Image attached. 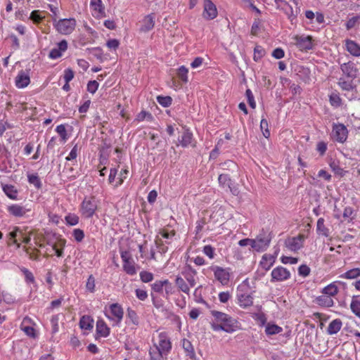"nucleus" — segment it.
<instances>
[{
    "instance_id": "obj_3",
    "label": "nucleus",
    "mask_w": 360,
    "mask_h": 360,
    "mask_svg": "<svg viewBox=\"0 0 360 360\" xmlns=\"http://www.w3.org/2000/svg\"><path fill=\"white\" fill-rule=\"evenodd\" d=\"M98 208V202L94 196L85 197L81 203L80 212L84 218H91Z\"/></svg>"
},
{
    "instance_id": "obj_49",
    "label": "nucleus",
    "mask_w": 360,
    "mask_h": 360,
    "mask_svg": "<svg viewBox=\"0 0 360 360\" xmlns=\"http://www.w3.org/2000/svg\"><path fill=\"white\" fill-rule=\"evenodd\" d=\"M127 317V319H129L130 320V321L133 324H134V325L139 324V317L137 316L136 312L134 310H133L130 308H128Z\"/></svg>"
},
{
    "instance_id": "obj_48",
    "label": "nucleus",
    "mask_w": 360,
    "mask_h": 360,
    "mask_svg": "<svg viewBox=\"0 0 360 360\" xmlns=\"http://www.w3.org/2000/svg\"><path fill=\"white\" fill-rule=\"evenodd\" d=\"M67 224L70 226L77 225L79 223V217L75 214H68L65 217Z\"/></svg>"
},
{
    "instance_id": "obj_59",
    "label": "nucleus",
    "mask_w": 360,
    "mask_h": 360,
    "mask_svg": "<svg viewBox=\"0 0 360 360\" xmlns=\"http://www.w3.org/2000/svg\"><path fill=\"white\" fill-rule=\"evenodd\" d=\"M86 288L87 290L91 292H94L95 290V278L93 275H90L87 279L86 283Z\"/></svg>"
},
{
    "instance_id": "obj_51",
    "label": "nucleus",
    "mask_w": 360,
    "mask_h": 360,
    "mask_svg": "<svg viewBox=\"0 0 360 360\" xmlns=\"http://www.w3.org/2000/svg\"><path fill=\"white\" fill-rule=\"evenodd\" d=\"M153 119V117L152 114L148 112L144 111V110H142L141 112H140L137 115L136 118V120L138 122H142L144 120L152 121Z\"/></svg>"
},
{
    "instance_id": "obj_23",
    "label": "nucleus",
    "mask_w": 360,
    "mask_h": 360,
    "mask_svg": "<svg viewBox=\"0 0 360 360\" xmlns=\"http://www.w3.org/2000/svg\"><path fill=\"white\" fill-rule=\"evenodd\" d=\"M193 140V134L188 129L185 130L181 137L179 138L180 145L186 148L191 144Z\"/></svg>"
},
{
    "instance_id": "obj_12",
    "label": "nucleus",
    "mask_w": 360,
    "mask_h": 360,
    "mask_svg": "<svg viewBox=\"0 0 360 360\" xmlns=\"http://www.w3.org/2000/svg\"><path fill=\"white\" fill-rule=\"evenodd\" d=\"M237 297L241 307L246 308L252 305L253 297L250 292H245L242 289L238 290Z\"/></svg>"
},
{
    "instance_id": "obj_47",
    "label": "nucleus",
    "mask_w": 360,
    "mask_h": 360,
    "mask_svg": "<svg viewBox=\"0 0 360 360\" xmlns=\"http://www.w3.org/2000/svg\"><path fill=\"white\" fill-rule=\"evenodd\" d=\"M157 101L159 103L160 105L166 108L171 105L172 99L170 96H157Z\"/></svg>"
},
{
    "instance_id": "obj_62",
    "label": "nucleus",
    "mask_w": 360,
    "mask_h": 360,
    "mask_svg": "<svg viewBox=\"0 0 360 360\" xmlns=\"http://www.w3.org/2000/svg\"><path fill=\"white\" fill-rule=\"evenodd\" d=\"M298 274L300 276L307 277L310 274V268L306 264H302L298 268Z\"/></svg>"
},
{
    "instance_id": "obj_64",
    "label": "nucleus",
    "mask_w": 360,
    "mask_h": 360,
    "mask_svg": "<svg viewBox=\"0 0 360 360\" xmlns=\"http://www.w3.org/2000/svg\"><path fill=\"white\" fill-rule=\"evenodd\" d=\"M74 78V72L68 68L64 71L63 79L66 83H69Z\"/></svg>"
},
{
    "instance_id": "obj_10",
    "label": "nucleus",
    "mask_w": 360,
    "mask_h": 360,
    "mask_svg": "<svg viewBox=\"0 0 360 360\" xmlns=\"http://www.w3.org/2000/svg\"><path fill=\"white\" fill-rule=\"evenodd\" d=\"M204 11L202 17L206 20H213L217 16V10L216 6L211 0L204 1Z\"/></svg>"
},
{
    "instance_id": "obj_45",
    "label": "nucleus",
    "mask_w": 360,
    "mask_h": 360,
    "mask_svg": "<svg viewBox=\"0 0 360 360\" xmlns=\"http://www.w3.org/2000/svg\"><path fill=\"white\" fill-rule=\"evenodd\" d=\"M165 280H159L151 284L152 290L158 293H162L165 286Z\"/></svg>"
},
{
    "instance_id": "obj_35",
    "label": "nucleus",
    "mask_w": 360,
    "mask_h": 360,
    "mask_svg": "<svg viewBox=\"0 0 360 360\" xmlns=\"http://www.w3.org/2000/svg\"><path fill=\"white\" fill-rule=\"evenodd\" d=\"M360 276V268L350 269L340 276L342 278L354 279Z\"/></svg>"
},
{
    "instance_id": "obj_21",
    "label": "nucleus",
    "mask_w": 360,
    "mask_h": 360,
    "mask_svg": "<svg viewBox=\"0 0 360 360\" xmlns=\"http://www.w3.org/2000/svg\"><path fill=\"white\" fill-rule=\"evenodd\" d=\"M1 188L8 198H9L11 200L18 199V192L14 186L1 183Z\"/></svg>"
},
{
    "instance_id": "obj_20",
    "label": "nucleus",
    "mask_w": 360,
    "mask_h": 360,
    "mask_svg": "<svg viewBox=\"0 0 360 360\" xmlns=\"http://www.w3.org/2000/svg\"><path fill=\"white\" fill-rule=\"evenodd\" d=\"M175 285L178 290L185 294L189 295L191 287L185 281L184 278L181 275H177L174 281Z\"/></svg>"
},
{
    "instance_id": "obj_13",
    "label": "nucleus",
    "mask_w": 360,
    "mask_h": 360,
    "mask_svg": "<svg viewBox=\"0 0 360 360\" xmlns=\"http://www.w3.org/2000/svg\"><path fill=\"white\" fill-rule=\"evenodd\" d=\"M159 344L158 345H155L154 347H157L160 351H162L165 354L168 353L171 348V342L165 332H161L158 335Z\"/></svg>"
},
{
    "instance_id": "obj_41",
    "label": "nucleus",
    "mask_w": 360,
    "mask_h": 360,
    "mask_svg": "<svg viewBox=\"0 0 360 360\" xmlns=\"http://www.w3.org/2000/svg\"><path fill=\"white\" fill-rule=\"evenodd\" d=\"M18 233L23 236V233L22 231L20 229V228L18 226H15L13 228V231L9 233L8 237L11 240H13V243L15 244L18 248H20V243H18L16 240V237Z\"/></svg>"
},
{
    "instance_id": "obj_7",
    "label": "nucleus",
    "mask_w": 360,
    "mask_h": 360,
    "mask_svg": "<svg viewBox=\"0 0 360 360\" xmlns=\"http://www.w3.org/2000/svg\"><path fill=\"white\" fill-rule=\"evenodd\" d=\"M197 271L190 264L186 265L181 271V276L184 278L186 283L191 288H193L197 283Z\"/></svg>"
},
{
    "instance_id": "obj_18",
    "label": "nucleus",
    "mask_w": 360,
    "mask_h": 360,
    "mask_svg": "<svg viewBox=\"0 0 360 360\" xmlns=\"http://www.w3.org/2000/svg\"><path fill=\"white\" fill-rule=\"evenodd\" d=\"M155 25V14L151 13L146 15L141 21L140 30L141 32H147L151 30Z\"/></svg>"
},
{
    "instance_id": "obj_29",
    "label": "nucleus",
    "mask_w": 360,
    "mask_h": 360,
    "mask_svg": "<svg viewBox=\"0 0 360 360\" xmlns=\"http://www.w3.org/2000/svg\"><path fill=\"white\" fill-rule=\"evenodd\" d=\"M94 320L89 316H83L79 321V326L82 329L91 330L93 328Z\"/></svg>"
},
{
    "instance_id": "obj_57",
    "label": "nucleus",
    "mask_w": 360,
    "mask_h": 360,
    "mask_svg": "<svg viewBox=\"0 0 360 360\" xmlns=\"http://www.w3.org/2000/svg\"><path fill=\"white\" fill-rule=\"evenodd\" d=\"M264 54V49L260 46H255L254 49V60L258 61Z\"/></svg>"
},
{
    "instance_id": "obj_25",
    "label": "nucleus",
    "mask_w": 360,
    "mask_h": 360,
    "mask_svg": "<svg viewBox=\"0 0 360 360\" xmlns=\"http://www.w3.org/2000/svg\"><path fill=\"white\" fill-rule=\"evenodd\" d=\"M96 333L102 337L106 338L110 335V328L103 320L96 323Z\"/></svg>"
},
{
    "instance_id": "obj_58",
    "label": "nucleus",
    "mask_w": 360,
    "mask_h": 360,
    "mask_svg": "<svg viewBox=\"0 0 360 360\" xmlns=\"http://www.w3.org/2000/svg\"><path fill=\"white\" fill-rule=\"evenodd\" d=\"M21 271L25 276L26 282L33 283L34 282V277L33 274L26 268H22Z\"/></svg>"
},
{
    "instance_id": "obj_33",
    "label": "nucleus",
    "mask_w": 360,
    "mask_h": 360,
    "mask_svg": "<svg viewBox=\"0 0 360 360\" xmlns=\"http://www.w3.org/2000/svg\"><path fill=\"white\" fill-rule=\"evenodd\" d=\"M283 331V328L278 325L267 323L265 328V333L267 335L278 334Z\"/></svg>"
},
{
    "instance_id": "obj_55",
    "label": "nucleus",
    "mask_w": 360,
    "mask_h": 360,
    "mask_svg": "<svg viewBox=\"0 0 360 360\" xmlns=\"http://www.w3.org/2000/svg\"><path fill=\"white\" fill-rule=\"evenodd\" d=\"M202 252L210 259H213L215 257V248L210 245H205Z\"/></svg>"
},
{
    "instance_id": "obj_46",
    "label": "nucleus",
    "mask_w": 360,
    "mask_h": 360,
    "mask_svg": "<svg viewBox=\"0 0 360 360\" xmlns=\"http://www.w3.org/2000/svg\"><path fill=\"white\" fill-rule=\"evenodd\" d=\"M51 324V333L53 334H55L58 332L59 330V326H58V321H59V315H53L51 316V319L50 320Z\"/></svg>"
},
{
    "instance_id": "obj_11",
    "label": "nucleus",
    "mask_w": 360,
    "mask_h": 360,
    "mask_svg": "<svg viewBox=\"0 0 360 360\" xmlns=\"http://www.w3.org/2000/svg\"><path fill=\"white\" fill-rule=\"evenodd\" d=\"M340 69L344 76L349 79H354L356 77L357 68L353 62H347L340 65Z\"/></svg>"
},
{
    "instance_id": "obj_22",
    "label": "nucleus",
    "mask_w": 360,
    "mask_h": 360,
    "mask_svg": "<svg viewBox=\"0 0 360 360\" xmlns=\"http://www.w3.org/2000/svg\"><path fill=\"white\" fill-rule=\"evenodd\" d=\"M111 314L116 318L117 323H120L123 319L124 311L121 305L117 303L112 304L110 306Z\"/></svg>"
},
{
    "instance_id": "obj_5",
    "label": "nucleus",
    "mask_w": 360,
    "mask_h": 360,
    "mask_svg": "<svg viewBox=\"0 0 360 360\" xmlns=\"http://www.w3.org/2000/svg\"><path fill=\"white\" fill-rule=\"evenodd\" d=\"M271 282H282L290 278V272L286 268L282 266H278L274 268L271 273Z\"/></svg>"
},
{
    "instance_id": "obj_31",
    "label": "nucleus",
    "mask_w": 360,
    "mask_h": 360,
    "mask_svg": "<svg viewBox=\"0 0 360 360\" xmlns=\"http://www.w3.org/2000/svg\"><path fill=\"white\" fill-rule=\"evenodd\" d=\"M352 80L353 79L346 80L344 77H340L338 84L342 90L349 91L354 88Z\"/></svg>"
},
{
    "instance_id": "obj_8",
    "label": "nucleus",
    "mask_w": 360,
    "mask_h": 360,
    "mask_svg": "<svg viewBox=\"0 0 360 360\" xmlns=\"http://www.w3.org/2000/svg\"><path fill=\"white\" fill-rule=\"evenodd\" d=\"M211 271H213L214 278L222 285H226L230 279V273L229 269H224L219 266H210Z\"/></svg>"
},
{
    "instance_id": "obj_61",
    "label": "nucleus",
    "mask_w": 360,
    "mask_h": 360,
    "mask_svg": "<svg viewBox=\"0 0 360 360\" xmlns=\"http://www.w3.org/2000/svg\"><path fill=\"white\" fill-rule=\"evenodd\" d=\"M98 86L99 84L97 81H89L87 84V91L91 94H94L97 91Z\"/></svg>"
},
{
    "instance_id": "obj_43",
    "label": "nucleus",
    "mask_w": 360,
    "mask_h": 360,
    "mask_svg": "<svg viewBox=\"0 0 360 360\" xmlns=\"http://www.w3.org/2000/svg\"><path fill=\"white\" fill-rule=\"evenodd\" d=\"M360 21V15H356L351 18H349L346 24L345 27L347 30H350L351 29L354 28L356 25L359 23Z\"/></svg>"
},
{
    "instance_id": "obj_16",
    "label": "nucleus",
    "mask_w": 360,
    "mask_h": 360,
    "mask_svg": "<svg viewBox=\"0 0 360 360\" xmlns=\"http://www.w3.org/2000/svg\"><path fill=\"white\" fill-rule=\"evenodd\" d=\"M68 49V42L66 40H62L58 44L57 48H53L51 50L49 57L51 59H57L62 56Z\"/></svg>"
},
{
    "instance_id": "obj_1",
    "label": "nucleus",
    "mask_w": 360,
    "mask_h": 360,
    "mask_svg": "<svg viewBox=\"0 0 360 360\" xmlns=\"http://www.w3.org/2000/svg\"><path fill=\"white\" fill-rule=\"evenodd\" d=\"M210 314L213 316L210 326L214 331L231 333L239 328V322L230 315L216 310H212Z\"/></svg>"
},
{
    "instance_id": "obj_32",
    "label": "nucleus",
    "mask_w": 360,
    "mask_h": 360,
    "mask_svg": "<svg viewBox=\"0 0 360 360\" xmlns=\"http://www.w3.org/2000/svg\"><path fill=\"white\" fill-rule=\"evenodd\" d=\"M321 292L323 295L331 297L332 296H335L338 294V288L335 283H332L323 288Z\"/></svg>"
},
{
    "instance_id": "obj_2",
    "label": "nucleus",
    "mask_w": 360,
    "mask_h": 360,
    "mask_svg": "<svg viewBox=\"0 0 360 360\" xmlns=\"http://www.w3.org/2000/svg\"><path fill=\"white\" fill-rule=\"evenodd\" d=\"M272 236L268 230L262 229L255 239H252V249L257 252L265 251L269 246Z\"/></svg>"
},
{
    "instance_id": "obj_50",
    "label": "nucleus",
    "mask_w": 360,
    "mask_h": 360,
    "mask_svg": "<svg viewBox=\"0 0 360 360\" xmlns=\"http://www.w3.org/2000/svg\"><path fill=\"white\" fill-rule=\"evenodd\" d=\"M260 129L262 131V134L265 138H269L270 136V131L269 130V124L268 122L265 118H262L260 122Z\"/></svg>"
},
{
    "instance_id": "obj_40",
    "label": "nucleus",
    "mask_w": 360,
    "mask_h": 360,
    "mask_svg": "<svg viewBox=\"0 0 360 360\" xmlns=\"http://www.w3.org/2000/svg\"><path fill=\"white\" fill-rule=\"evenodd\" d=\"M219 184L222 187H228L231 184L232 180L231 179L229 174H222L219 176L218 178Z\"/></svg>"
},
{
    "instance_id": "obj_53",
    "label": "nucleus",
    "mask_w": 360,
    "mask_h": 360,
    "mask_svg": "<svg viewBox=\"0 0 360 360\" xmlns=\"http://www.w3.org/2000/svg\"><path fill=\"white\" fill-rule=\"evenodd\" d=\"M183 348L191 356H193L195 355L193 347L189 340L186 339L183 340Z\"/></svg>"
},
{
    "instance_id": "obj_28",
    "label": "nucleus",
    "mask_w": 360,
    "mask_h": 360,
    "mask_svg": "<svg viewBox=\"0 0 360 360\" xmlns=\"http://www.w3.org/2000/svg\"><path fill=\"white\" fill-rule=\"evenodd\" d=\"M324 219L319 218L317 221L316 224V232L319 235H322L325 237L329 236V229L324 225Z\"/></svg>"
},
{
    "instance_id": "obj_6",
    "label": "nucleus",
    "mask_w": 360,
    "mask_h": 360,
    "mask_svg": "<svg viewBox=\"0 0 360 360\" xmlns=\"http://www.w3.org/2000/svg\"><path fill=\"white\" fill-rule=\"evenodd\" d=\"M348 135L347 127L343 124H334L332 130V138L339 143H344Z\"/></svg>"
},
{
    "instance_id": "obj_4",
    "label": "nucleus",
    "mask_w": 360,
    "mask_h": 360,
    "mask_svg": "<svg viewBox=\"0 0 360 360\" xmlns=\"http://www.w3.org/2000/svg\"><path fill=\"white\" fill-rule=\"evenodd\" d=\"M54 27L56 30L63 34H69L72 32L76 26L75 18H64L58 21L54 20Z\"/></svg>"
},
{
    "instance_id": "obj_30",
    "label": "nucleus",
    "mask_w": 360,
    "mask_h": 360,
    "mask_svg": "<svg viewBox=\"0 0 360 360\" xmlns=\"http://www.w3.org/2000/svg\"><path fill=\"white\" fill-rule=\"evenodd\" d=\"M359 297V295H354L352 297L350 309L356 316L360 318V301L358 300Z\"/></svg>"
},
{
    "instance_id": "obj_15",
    "label": "nucleus",
    "mask_w": 360,
    "mask_h": 360,
    "mask_svg": "<svg viewBox=\"0 0 360 360\" xmlns=\"http://www.w3.org/2000/svg\"><path fill=\"white\" fill-rule=\"evenodd\" d=\"M30 82V77L27 72L21 70L15 78V86L18 89L25 88Z\"/></svg>"
},
{
    "instance_id": "obj_37",
    "label": "nucleus",
    "mask_w": 360,
    "mask_h": 360,
    "mask_svg": "<svg viewBox=\"0 0 360 360\" xmlns=\"http://www.w3.org/2000/svg\"><path fill=\"white\" fill-rule=\"evenodd\" d=\"M149 353L151 360H163V354H165L162 351H160L157 347L150 348Z\"/></svg>"
},
{
    "instance_id": "obj_9",
    "label": "nucleus",
    "mask_w": 360,
    "mask_h": 360,
    "mask_svg": "<svg viewBox=\"0 0 360 360\" xmlns=\"http://www.w3.org/2000/svg\"><path fill=\"white\" fill-rule=\"evenodd\" d=\"M294 39L297 47L302 51H307L314 47L313 39L311 36H296Z\"/></svg>"
},
{
    "instance_id": "obj_14",
    "label": "nucleus",
    "mask_w": 360,
    "mask_h": 360,
    "mask_svg": "<svg viewBox=\"0 0 360 360\" xmlns=\"http://www.w3.org/2000/svg\"><path fill=\"white\" fill-rule=\"evenodd\" d=\"M303 240L304 236L302 235H298L296 237L286 240L285 245L290 250L296 252L302 248Z\"/></svg>"
},
{
    "instance_id": "obj_19",
    "label": "nucleus",
    "mask_w": 360,
    "mask_h": 360,
    "mask_svg": "<svg viewBox=\"0 0 360 360\" xmlns=\"http://www.w3.org/2000/svg\"><path fill=\"white\" fill-rule=\"evenodd\" d=\"M345 46L347 51L352 56L355 57L360 56V44H357L356 41L347 39L345 40Z\"/></svg>"
},
{
    "instance_id": "obj_34",
    "label": "nucleus",
    "mask_w": 360,
    "mask_h": 360,
    "mask_svg": "<svg viewBox=\"0 0 360 360\" xmlns=\"http://www.w3.org/2000/svg\"><path fill=\"white\" fill-rule=\"evenodd\" d=\"M90 6L93 8L94 11L97 13V15H103L104 14V7L101 0H91Z\"/></svg>"
},
{
    "instance_id": "obj_42",
    "label": "nucleus",
    "mask_w": 360,
    "mask_h": 360,
    "mask_svg": "<svg viewBox=\"0 0 360 360\" xmlns=\"http://www.w3.org/2000/svg\"><path fill=\"white\" fill-rule=\"evenodd\" d=\"M330 103L335 108H338L342 104V99L338 94L333 93L329 96Z\"/></svg>"
},
{
    "instance_id": "obj_63",
    "label": "nucleus",
    "mask_w": 360,
    "mask_h": 360,
    "mask_svg": "<svg viewBox=\"0 0 360 360\" xmlns=\"http://www.w3.org/2000/svg\"><path fill=\"white\" fill-rule=\"evenodd\" d=\"M21 329L29 337L35 338L36 333H35V330H34V328L33 327H32V326H24L22 324Z\"/></svg>"
},
{
    "instance_id": "obj_44",
    "label": "nucleus",
    "mask_w": 360,
    "mask_h": 360,
    "mask_svg": "<svg viewBox=\"0 0 360 360\" xmlns=\"http://www.w3.org/2000/svg\"><path fill=\"white\" fill-rule=\"evenodd\" d=\"M165 295L164 297L168 299L169 295H172L174 292V286L172 285V283L169 281L167 279H165Z\"/></svg>"
},
{
    "instance_id": "obj_60",
    "label": "nucleus",
    "mask_w": 360,
    "mask_h": 360,
    "mask_svg": "<svg viewBox=\"0 0 360 360\" xmlns=\"http://www.w3.org/2000/svg\"><path fill=\"white\" fill-rule=\"evenodd\" d=\"M72 236L77 242H81L84 238V233L80 229H74Z\"/></svg>"
},
{
    "instance_id": "obj_24",
    "label": "nucleus",
    "mask_w": 360,
    "mask_h": 360,
    "mask_svg": "<svg viewBox=\"0 0 360 360\" xmlns=\"http://www.w3.org/2000/svg\"><path fill=\"white\" fill-rule=\"evenodd\" d=\"M342 326V321L339 319L333 320L328 325L327 328V333L329 335H334L338 333Z\"/></svg>"
},
{
    "instance_id": "obj_39",
    "label": "nucleus",
    "mask_w": 360,
    "mask_h": 360,
    "mask_svg": "<svg viewBox=\"0 0 360 360\" xmlns=\"http://www.w3.org/2000/svg\"><path fill=\"white\" fill-rule=\"evenodd\" d=\"M188 70L184 65L179 67L177 70L178 77L184 83H186L188 81Z\"/></svg>"
},
{
    "instance_id": "obj_56",
    "label": "nucleus",
    "mask_w": 360,
    "mask_h": 360,
    "mask_svg": "<svg viewBox=\"0 0 360 360\" xmlns=\"http://www.w3.org/2000/svg\"><path fill=\"white\" fill-rule=\"evenodd\" d=\"M245 96L247 97L248 102L250 106L253 109L255 108H256V102L255 101L253 94L250 89H248L246 90Z\"/></svg>"
},
{
    "instance_id": "obj_27",
    "label": "nucleus",
    "mask_w": 360,
    "mask_h": 360,
    "mask_svg": "<svg viewBox=\"0 0 360 360\" xmlns=\"http://www.w3.org/2000/svg\"><path fill=\"white\" fill-rule=\"evenodd\" d=\"M316 302L319 306L324 307H330L334 304L333 299L330 297L325 295L317 297L316 299Z\"/></svg>"
},
{
    "instance_id": "obj_26",
    "label": "nucleus",
    "mask_w": 360,
    "mask_h": 360,
    "mask_svg": "<svg viewBox=\"0 0 360 360\" xmlns=\"http://www.w3.org/2000/svg\"><path fill=\"white\" fill-rule=\"evenodd\" d=\"M275 262V257L270 255H264L260 261V266L266 271L270 269Z\"/></svg>"
},
{
    "instance_id": "obj_54",
    "label": "nucleus",
    "mask_w": 360,
    "mask_h": 360,
    "mask_svg": "<svg viewBox=\"0 0 360 360\" xmlns=\"http://www.w3.org/2000/svg\"><path fill=\"white\" fill-rule=\"evenodd\" d=\"M56 131L60 136L63 141L65 142L68 139L67 131L65 125L60 124L56 127Z\"/></svg>"
},
{
    "instance_id": "obj_52",
    "label": "nucleus",
    "mask_w": 360,
    "mask_h": 360,
    "mask_svg": "<svg viewBox=\"0 0 360 360\" xmlns=\"http://www.w3.org/2000/svg\"><path fill=\"white\" fill-rule=\"evenodd\" d=\"M153 274L149 271H142L140 272V278L143 283H148L153 280Z\"/></svg>"
},
{
    "instance_id": "obj_36",
    "label": "nucleus",
    "mask_w": 360,
    "mask_h": 360,
    "mask_svg": "<svg viewBox=\"0 0 360 360\" xmlns=\"http://www.w3.org/2000/svg\"><path fill=\"white\" fill-rule=\"evenodd\" d=\"M123 269L130 276H134L136 274V269L132 259L123 263Z\"/></svg>"
},
{
    "instance_id": "obj_38",
    "label": "nucleus",
    "mask_w": 360,
    "mask_h": 360,
    "mask_svg": "<svg viewBox=\"0 0 360 360\" xmlns=\"http://www.w3.org/2000/svg\"><path fill=\"white\" fill-rule=\"evenodd\" d=\"M28 182L33 184L36 188L39 189L41 188L42 184L37 174H32L27 175Z\"/></svg>"
},
{
    "instance_id": "obj_17",
    "label": "nucleus",
    "mask_w": 360,
    "mask_h": 360,
    "mask_svg": "<svg viewBox=\"0 0 360 360\" xmlns=\"http://www.w3.org/2000/svg\"><path fill=\"white\" fill-rule=\"evenodd\" d=\"M7 211L13 217H24L30 210H27L25 207L18 204H12L7 207Z\"/></svg>"
}]
</instances>
